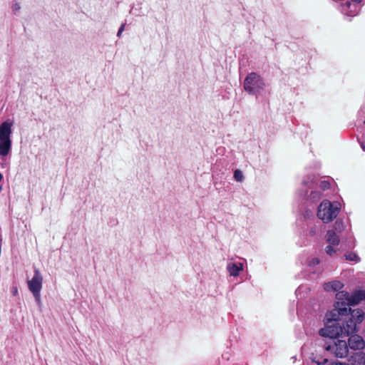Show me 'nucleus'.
Wrapping results in <instances>:
<instances>
[{
	"mask_svg": "<svg viewBox=\"0 0 365 365\" xmlns=\"http://www.w3.org/2000/svg\"><path fill=\"white\" fill-rule=\"evenodd\" d=\"M349 339V346L354 350L362 349L365 343L362 337L357 334H351Z\"/></svg>",
	"mask_w": 365,
	"mask_h": 365,
	"instance_id": "nucleus-9",
	"label": "nucleus"
},
{
	"mask_svg": "<svg viewBox=\"0 0 365 365\" xmlns=\"http://www.w3.org/2000/svg\"><path fill=\"white\" fill-rule=\"evenodd\" d=\"M336 250L333 248L331 245H328L326 247V252L329 255H332L334 253H335Z\"/></svg>",
	"mask_w": 365,
	"mask_h": 365,
	"instance_id": "nucleus-19",
	"label": "nucleus"
},
{
	"mask_svg": "<svg viewBox=\"0 0 365 365\" xmlns=\"http://www.w3.org/2000/svg\"><path fill=\"white\" fill-rule=\"evenodd\" d=\"M327 240L331 245H338L339 238L333 230H329L327 234Z\"/></svg>",
	"mask_w": 365,
	"mask_h": 365,
	"instance_id": "nucleus-14",
	"label": "nucleus"
},
{
	"mask_svg": "<svg viewBox=\"0 0 365 365\" xmlns=\"http://www.w3.org/2000/svg\"><path fill=\"white\" fill-rule=\"evenodd\" d=\"M343 227V224L340 221H336L334 225L335 230L341 231Z\"/></svg>",
	"mask_w": 365,
	"mask_h": 365,
	"instance_id": "nucleus-20",
	"label": "nucleus"
},
{
	"mask_svg": "<svg viewBox=\"0 0 365 365\" xmlns=\"http://www.w3.org/2000/svg\"><path fill=\"white\" fill-rule=\"evenodd\" d=\"M346 317L341 326L344 336H349L358 331V326L364 320V312L359 309H356L351 310Z\"/></svg>",
	"mask_w": 365,
	"mask_h": 365,
	"instance_id": "nucleus-1",
	"label": "nucleus"
},
{
	"mask_svg": "<svg viewBox=\"0 0 365 365\" xmlns=\"http://www.w3.org/2000/svg\"><path fill=\"white\" fill-rule=\"evenodd\" d=\"M124 29H125V24H123L118 29V31L117 34L118 37H120L122 32L124 31Z\"/></svg>",
	"mask_w": 365,
	"mask_h": 365,
	"instance_id": "nucleus-22",
	"label": "nucleus"
},
{
	"mask_svg": "<svg viewBox=\"0 0 365 365\" xmlns=\"http://www.w3.org/2000/svg\"><path fill=\"white\" fill-rule=\"evenodd\" d=\"M319 334L323 337H328L331 339L344 336L341 326H339L333 322H329V321L325 327L319 331Z\"/></svg>",
	"mask_w": 365,
	"mask_h": 365,
	"instance_id": "nucleus-8",
	"label": "nucleus"
},
{
	"mask_svg": "<svg viewBox=\"0 0 365 365\" xmlns=\"http://www.w3.org/2000/svg\"><path fill=\"white\" fill-rule=\"evenodd\" d=\"M353 2L359 3L361 0H351Z\"/></svg>",
	"mask_w": 365,
	"mask_h": 365,
	"instance_id": "nucleus-26",
	"label": "nucleus"
},
{
	"mask_svg": "<svg viewBox=\"0 0 365 365\" xmlns=\"http://www.w3.org/2000/svg\"><path fill=\"white\" fill-rule=\"evenodd\" d=\"M17 293H18V289H17V288H16V287H13V289H12V294H13L14 295H16Z\"/></svg>",
	"mask_w": 365,
	"mask_h": 365,
	"instance_id": "nucleus-24",
	"label": "nucleus"
},
{
	"mask_svg": "<svg viewBox=\"0 0 365 365\" xmlns=\"http://www.w3.org/2000/svg\"><path fill=\"white\" fill-rule=\"evenodd\" d=\"M243 88L250 94H257L264 90L265 83L260 76L253 72L249 73L245 78Z\"/></svg>",
	"mask_w": 365,
	"mask_h": 365,
	"instance_id": "nucleus-4",
	"label": "nucleus"
},
{
	"mask_svg": "<svg viewBox=\"0 0 365 365\" xmlns=\"http://www.w3.org/2000/svg\"><path fill=\"white\" fill-rule=\"evenodd\" d=\"M340 210L338 202H331L329 200H324L319 205L317 216L324 223H328L335 219Z\"/></svg>",
	"mask_w": 365,
	"mask_h": 365,
	"instance_id": "nucleus-3",
	"label": "nucleus"
},
{
	"mask_svg": "<svg viewBox=\"0 0 365 365\" xmlns=\"http://www.w3.org/2000/svg\"><path fill=\"white\" fill-rule=\"evenodd\" d=\"M2 190V186L0 185V192H1Z\"/></svg>",
	"mask_w": 365,
	"mask_h": 365,
	"instance_id": "nucleus-29",
	"label": "nucleus"
},
{
	"mask_svg": "<svg viewBox=\"0 0 365 365\" xmlns=\"http://www.w3.org/2000/svg\"><path fill=\"white\" fill-rule=\"evenodd\" d=\"M319 259H317V258H314V259H312L309 262V264H310V265H312V266H314V265H316V264H319Z\"/></svg>",
	"mask_w": 365,
	"mask_h": 365,
	"instance_id": "nucleus-23",
	"label": "nucleus"
},
{
	"mask_svg": "<svg viewBox=\"0 0 365 365\" xmlns=\"http://www.w3.org/2000/svg\"><path fill=\"white\" fill-rule=\"evenodd\" d=\"M346 259L349 261H358L359 257L355 253H349L345 255Z\"/></svg>",
	"mask_w": 365,
	"mask_h": 365,
	"instance_id": "nucleus-17",
	"label": "nucleus"
},
{
	"mask_svg": "<svg viewBox=\"0 0 365 365\" xmlns=\"http://www.w3.org/2000/svg\"><path fill=\"white\" fill-rule=\"evenodd\" d=\"M332 365H345V364H343L341 363H334Z\"/></svg>",
	"mask_w": 365,
	"mask_h": 365,
	"instance_id": "nucleus-27",
	"label": "nucleus"
},
{
	"mask_svg": "<svg viewBox=\"0 0 365 365\" xmlns=\"http://www.w3.org/2000/svg\"><path fill=\"white\" fill-rule=\"evenodd\" d=\"M351 365H365V354L357 353L352 356Z\"/></svg>",
	"mask_w": 365,
	"mask_h": 365,
	"instance_id": "nucleus-15",
	"label": "nucleus"
},
{
	"mask_svg": "<svg viewBox=\"0 0 365 365\" xmlns=\"http://www.w3.org/2000/svg\"><path fill=\"white\" fill-rule=\"evenodd\" d=\"M3 179V175L0 173V181H1Z\"/></svg>",
	"mask_w": 365,
	"mask_h": 365,
	"instance_id": "nucleus-28",
	"label": "nucleus"
},
{
	"mask_svg": "<svg viewBox=\"0 0 365 365\" xmlns=\"http://www.w3.org/2000/svg\"><path fill=\"white\" fill-rule=\"evenodd\" d=\"M234 178L236 181L242 182L244 180L242 172L240 170H236L234 173Z\"/></svg>",
	"mask_w": 365,
	"mask_h": 365,
	"instance_id": "nucleus-16",
	"label": "nucleus"
},
{
	"mask_svg": "<svg viewBox=\"0 0 365 365\" xmlns=\"http://www.w3.org/2000/svg\"><path fill=\"white\" fill-rule=\"evenodd\" d=\"M328 183L327 182H322V187L324 188H326L327 187Z\"/></svg>",
	"mask_w": 365,
	"mask_h": 365,
	"instance_id": "nucleus-25",
	"label": "nucleus"
},
{
	"mask_svg": "<svg viewBox=\"0 0 365 365\" xmlns=\"http://www.w3.org/2000/svg\"><path fill=\"white\" fill-rule=\"evenodd\" d=\"M343 287V284L339 281H333L331 282L325 283L324 288L326 291H339Z\"/></svg>",
	"mask_w": 365,
	"mask_h": 365,
	"instance_id": "nucleus-12",
	"label": "nucleus"
},
{
	"mask_svg": "<svg viewBox=\"0 0 365 365\" xmlns=\"http://www.w3.org/2000/svg\"><path fill=\"white\" fill-rule=\"evenodd\" d=\"M43 277L38 269L34 268V274L31 279L27 282L29 291L33 294L36 302L41 303V290L42 289Z\"/></svg>",
	"mask_w": 365,
	"mask_h": 365,
	"instance_id": "nucleus-5",
	"label": "nucleus"
},
{
	"mask_svg": "<svg viewBox=\"0 0 365 365\" xmlns=\"http://www.w3.org/2000/svg\"><path fill=\"white\" fill-rule=\"evenodd\" d=\"M11 9L14 14H16L21 9V6L18 2L14 1L12 4Z\"/></svg>",
	"mask_w": 365,
	"mask_h": 365,
	"instance_id": "nucleus-18",
	"label": "nucleus"
},
{
	"mask_svg": "<svg viewBox=\"0 0 365 365\" xmlns=\"http://www.w3.org/2000/svg\"><path fill=\"white\" fill-rule=\"evenodd\" d=\"M325 349L331 354L339 358L347 356L349 346L344 340L337 339L325 346Z\"/></svg>",
	"mask_w": 365,
	"mask_h": 365,
	"instance_id": "nucleus-7",
	"label": "nucleus"
},
{
	"mask_svg": "<svg viewBox=\"0 0 365 365\" xmlns=\"http://www.w3.org/2000/svg\"><path fill=\"white\" fill-rule=\"evenodd\" d=\"M351 311V309L347 307L346 304L337 302L334 304V309L326 314V318L329 322H338L341 320L344 317L348 316Z\"/></svg>",
	"mask_w": 365,
	"mask_h": 365,
	"instance_id": "nucleus-6",
	"label": "nucleus"
},
{
	"mask_svg": "<svg viewBox=\"0 0 365 365\" xmlns=\"http://www.w3.org/2000/svg\"><path fill=\"white\" fill-rule=\"evenodd\" d=\"M351 4L350 2H349V1L346 2L343 5V11L348 14L347 9H349L351 7Z\"/></svg>",
	"mask_w": 365,
	"mask_h": 365,
	"instance_id": "nucleus-21",
	"label": "nucleus"
},
{
	"mask_svg": "<svg viewBox=\"0 0 365 365\" xmlns=\"http://www.w3.org/2000/svg\"><path fill=\"white\" fill-rule=\"evenodd\" d=\"M13 122L6 120L0 125V156H6L11 150Z\"/></svg>",
	"mask_w": 365,
	"mask_h": 365,
	"instance_id": "nucleus-2",
	"label": "nucleus"
},
{
	"mask_svg": "<svg viewBox=\"0 0 365 365\" xmlns=\"http://www.w3.org/2000/svg\"><path fill=\"white\" fill-rule=\"evenodd\" d=\"M365 299V290L359 289L355 291L350 295V305H355Z\"/></svg>",
	"mask_w": 365,
	"mask_h": 365,
	"instance_id": "nucleus-10",
	"label": "nucleus"
},
{
	"mask_svg": "<svg viewBox=\"0 0 365 365\" xmlns=\"http://www.w3.org/2000/svg\"><path fill=\"white\" fill-rule=\"evenodd\" d=\"M227 269L231 276L237 277L239 275L240 272L243 269V264L242 263L230 262L227 265Z\"/></svg>",
	"mask_w": 365,
	"mask_h": 365,
	"instance_id": "nucleus-11",
	"label": "nucleus"
},
{
	"mask_svg": "<svg viewBox=\"0 0 365 365\" xmlns=\"http://www.w3.org/2000/svg\"><path fill=\"white\" fill-rule=\"evenodd\" d=\"M336 298L339 302H344L347 304V307L350 305V294L345 291L338 292Z\"/></svg>",
	"mask_w": 365,
	"mask_h": 365,
	"instance_id": "nucleus-13",
	"label": "nucleus"
}]
</instances>
